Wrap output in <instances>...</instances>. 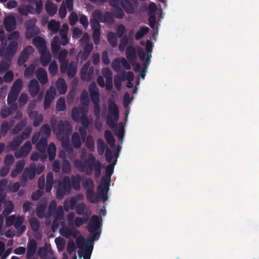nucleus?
Segmentation results:
<instances>
[{
  "mask_svg": "<svg viewBox=\"0 0 259 259\" xmlns=\"http://www.w3.org/2000/svg\"><path fill=\"white\" fill-rule=\"evenodd\" d=\"M101 222L100 218L97 215H93L87 226V229L91 233V236L89 239V242L84 240L83 238L81 239H77L76 243L77 246L82 248L83 251V259H90L91 254L93 249L92 243L98 240L100 236L101 229L100 224Z\"/></svg>",
  "mask_w": 259,
  "mask_h": 259,
  "instance_id": "obj_1",
  "label": "nucleus"
},
{
  "mask_svg": "<svg viewBox=\"0 0 259 259\" xmlns=\"http://www.w3.org/2000/svg\"><path fill=\"white\" fill-rule=\"evenodd\" d=\"M74 166L80 171H85L87 175H92L94 167L95 177L98 178L101 175V163L99 160H96L95 156L92 153L88 155L87 159L84 162L79 159L75 160Z\"/></svg>",
  "mask_w": 259,
  "mask_h": 259,
  "instance_id": "obj_2",
  "label": "nucleus"
},
{
  "mask_svg": "<svg viewBox=\"0 0 259 259\" xmlns=\"http://www.w3.org/2000/svg\"><path fill=\"white\" fill-rule=\"evenodd\" d=\"M6 46V44L4 46V48L0 49V56L5 57L8 61H11L17 50L18 44L16 41H11L5 49Z\"/></svg>",
  "mask_w": 259,
  "mask_h": 259,
  "instance_id": "obj_3",
  "label": "nucleus"
},
{
  "mask_svg": "<svg viewBox=\"0 0 259 259\" xmlns=\"http://www.w3.org/2000/svg\"><path fill=\"white\" fill-rule=\"evenodd\" d=\"M72 131L71 124L68 121H60L57 124L56 136L57 138L69 136Z\"/></svg>",
  "mask_w": 259,
  "mask_h": 259,
  "instance_id": "obj_4",
  "label": "nucleus"
},
{
  "mask_svg": "<svg viewBox=\"0 0 259 259\" xmlns=\"http://www.w3.org/2000/svg\"><path fill=\"white\" fill-rule=\"evenodd\" d=\"M51 130L48 124H45L40 128L38 133L33 134L32 138V143L35 144L39 140L40 137L48 139L51 135Z\"/></svg>",
  "mask_w": 259,
  "mask_h": 259,
  "instance_id": "obj_5",
  "label": "nucleus"
},
{
  "mask_svg": "<svg viewBox=\"0 0 259 259\" xmlns=\"http://www.w3.org/2000/svg\"><path fill=\"white\" fill-rule=\"evenodd\" d=\"M35 175L36 164L34 163H31L29 167H26L24 169L21 177L20 181L22 183L25 184L28 179H33Z\"/></svg>",
  "mask_w": 259,
  "mask_h": 259,
  "instance_id": "obj_6",
  "label": "nucleus"
},
{
  "mask_svg": "<svg viewBox=\"0 0 259 259\" xmlns=\"http://www.w3.org/2000/svg\"><path fill=\"white\" fill-rule=\"evenodd\" d=\"M138 6L137 0H121V6L127 14H134Z\"/></svg>",
  "mask_w": 259,
  "mask_h": 259,
  "instance_id": "obj_7",
  "label": "nucleus"
},
{
  "mask_svg": "<svg viewBox=\"0 0 259 259\" xmlns=\"http://www.w3.org/2000/svg\"><path fill=\"white\" fill-rule=\"evenodd\" d=\"M34 49L31 46L26 47L21 52L18 59V65L22 66L26 62L29 57L30 55L33 53Z\"/></svg>",
  "mask_w": 259,
  "mask_h": 259,
  "instance_id": "obj_8",
  "label": "nucleus"
},
{
  "mask_svg": "<svg viewBox=\"0 0 259 259\" xmlns=\"http://www.w3.org/2000/svg\"><path fill=\"white\" fill-rule=\"evenodd\" d=\"M56 95V89L54 87H51L47 91L44 99V106L45 109L50 107L52 102L55 99Z\"/></svg>",
  "mask_w": 259,
  "mask_h": 259,
  "instance_id": "obj_9",
  "label": "nucleus"
},
{
  "mask_svg": "<svg viewBox=\"0 0 259 259\" xmlns=\"http://www.w3.org/2000/svg\"><path fill=\"white\" fill-rule=\"evenodd\" d=\"M110 181H106L105 184L104 186L99 185L97 188V195L98 198H100L104 202L107 200L108 197L107 196V192L109 189Z\"/></svg>",
  "mask_w": 259,
  "mask_h": 259,
  "instance_id": "obj_10",
  "label": "nucleus"
},
{
  "mask_svg": "<svg viewBox=\"0 0 259 259\" xmlns=\"http://www.w3.org/2000/svg\"><path fill=\"white\" fill-rule=\"evenodd\" d=\"M32 148L31 143L29 141H26L19 151H16L15 156L17 158L25 157L30 152Z\"/></svg>",
  "mask_w": 259,
  "mask_h": 259,
  "instance_id": "obj_11",
  "label": "nucleus"
},
{
  "mask_svg": "<svg viewBox=\"0 0 259 259\" xmlns=\"http://www.w3.org/2000/svg\"><path fill=\"white\" fill-rule=\"evenodd\" d=\"M101 17V12L98 10L94 11L92 13V18L90 20V25L92 28L94 30L96 29H100V17Z\"/></svg>",
  "mask_w": 259,
  "mask_h": 259,
  "instance_id": "obj_12",
  "label": "nucleus"
},
{
  "mask_svg": "<svg viewBox=\"0 0 259 259\" xmlns=\"http://www.w3.org/2000/svg\"><path fill=\"white\" fill-rule=\"evenodd\" d=\"M89 92L92 102L100 101L99 91L95 82H92L89 85Z\"/></svg>",
  "mask_w": 259,
  "mask_h": 259,
  "instance_id": "obj_13",
  "label": "nucleus"
},
{
  "mask_svg": "<svg viewBox=\"0 0 259 259\" xmlns=\"http://www.w3.org/2000/svg\"><path fill=\"white\" fill-rule=\"evenodd\" d=\"M4 25L6 30L8 32L14 30L16 27V22L14 16H7L4 21Z\"/></svg>",
  "mask_w": 259,
  "mask_h": 259,
  "instance_id": "obj_14",
  "label": "nucleus"
},
{
  "mask_svg": "<svg viewBox=\"0 0 259 259\" xmlns=\"http://www.w3.org/2000/svg\"><path fill=\"white\" fill-rule=\"evenodd\" d=\"M32 43L37 49L39 52H44L46 51V42L42 37L39 36L34 37L32 40Z\"/></svg>",
  "mask_w": 259,
  "mask_h": 259,
  "instance_id": "obj_15",
  "label": "nucleus"
},
{
  "mask_svg": "<svg viewBox=\"0 0 259 259\" xmlns=\"http://www.w3.org/2000/svg\"><path fill=\"white\" fill-rule=\"evenodd\" d=\"M106 123L112 130H117L119 114H107Z\"/></svg>",
  "mask_w": 259,
  "mask_h": 259,
  "instance_id": "obj_16",
  "label": "nucleus"
},
{
  "mask_svg": "<svg viewBox=\"0 0 259 259\" xmlns=\"http://www.w3.org/2000/svg\"><path fill=\"white\" fill-rule=\"evenodd\" d=\"M125 54L128 62L132 65H134L137 60L135 48L132 46L127 47L125 51Z\"/></svg>",
  "mask_w": 259,
  "mask_h": 259,
  "instance_id": "obj_17",
  "label": "nucleus"
},
{
  "mask_svg": "<svg viewBox=\"0 0 259 259\" xmlns=\"http://www.w3.org/2000/svg\"><path fill=\"white\" fill-rule=\"evenodd\" d=\"M40 87L38 81L35 79H32L29 84L28 91L32 97H35L38 94Z\"/></svg>",
  "mask_w": 259,
  "mask_h": 259,
  "instance_id": "obj_18",
  "label": "nucleus"
},
{
  "mask_svg": "<svg viewBox=\"0 0 259 259\" xmlns=\"http://www.w3.org/2000/svg\"><path fill=\"white\" fill-rule=\"evenodd\" d=\"M51 51L54 57L56 58L61 47L60 39L59 36H55L51 41Z\"/></svg>",
  "mask_w": 259,
  "mask_h": 259,
  "instance_id": "obj_19",
  "label": "nucleus"
},
{
  "mask_svg": "<svg viewBox=\"0 0 259 259\" xmlns=\"http://www.w3.org/2000/svg\"><path fill=\"white\" fill-rule=\"evenodd\" d=\"M37 247L36 241L32 239L29 242L26 252V258L30 259L35 254Z\"/></svg>",
  "mask_w": 259,
  "mask_h": 259,
  "instance_id": "obj_20",
  "label": "nucleus"
},
{
  "mask_svg": "<svg viewBox=\"0 0 259 259\" xmlns=\"http://www.w3.org/2000/svg\"><path fill=\"white\" fill-rule=\"evenodd\" d=\"M39 33V28L34 25H27L25 37L27 39H30Z\"/></svg>",
  "mask_w": 259,
  "mask_h": 259,
  "instance_id": "obj_21",
  "label": "nucleus"
},
{
  "mask_svg": "<svg viewBox=\"0 0 259 259\" xmlns=\"http://www.w3.org/2000/svg\"><path fill=\"white\" fill-rule=\"evenodd\" d=\"M36 77L42 84H45L48 81L47 71L42 68H38L37 69Z\"/></svg>",
  "mask_w": 259,
  "mask_h": 259,
  "instance_id": "obj_22",
  "label": "nucleus"
},
{
  "mask_svg": "<svg viewBox=\"0 0 259 259\" xmlns=\"http://www.w3.org/2000/svg\"><path fill=\"white\" fill-rule=\"evenodd\" d=\"M25 161L24 160H20L16 164L15 168L11 173L12 178H15L21 174L25 166Z\"/></svg>",
  "mask_w": 259,
  "mask_h": 259,
  "instance_id": "obj_23",
  "label": "nucleus"
},
{
  "mask_svg": "<svg viewBox=\"0 0 259 259\" xmlns=\"http://www.w3.org/2000/svg\"><path fill=\"white\" fill-rule=\"evenodd\" d=\"M57 90L60 95L65 94L67 90V84L65 79L63 78H59L56 81Z\"/></svg>",
  "mask_w": 259,
  "mask_h": 259,
  "instance_id": "obj_24",
  "label": "nucleus"
},
{
  "mask_svg": "<svg viewBox=\"0 0 259 259\" xmlns=\"http://www.w3.org/2000/svg\"><path fill=\"white\" fill-rule=\"evenodd\" d=\"M47 206V202L45 201L40 202L37 204L36 212L38 218L42 219L45 217Z\"/></svg>",
  "mask_w": 259,
  "mask_h": 259,
  "instance_id": "obj_25",
  "label": "nucleus"
},
{
  "mask_svg": "<svg viewBox=\"0 0 259 259\" xmlns=\"http://www.w3.org/2000/svg\"><path fill=\"white\" fill-rule=\"evenodd\" d=\"M71 185L75 190H79L80 189L81 177L79 175L71 176Z\"/></svg>",
  "mask_w": 259,
  "mask_h": 259,
  "instance_id": "obj_26",
  "label": "nucleus"
},
{
  "mask_svg": "<svg viewBox=\"0 0 259 259\" xmlns=\"http://www.w3.org/2000/svg\"><path fill=\"white\" fill-rule=\"evenodd\" d=\"M35 144L36 149L40 153H44L48 145V139L46 138H40L39 141Z\"/></svg>",
  "mask_w": 259,
  "mask_h": 259,
  "instance_id": "obj_27",
  "label": "nucleus"
},
{
  "mask_svg": "<svg viewBox=\"0 0 259 259\" xmlns=\"http://www.w3.org/2000/svg\"><path fill=\"white\" fill-rule=\"evenodd\" d=\"M24 66L26 67L24 72V77L26 78H30L32 77L35 73L36 69L35 65L34 64H31L26 67V65L25 64Z\"/></svg>",
  "mask_w": 259,
  "mask_h": 259,
  "instance_id": "obj_28",
  "label": "nucleus"
},
{
  "mask_svg": "<svg viewBox=\"0 0 259 259\" xmlns=\"http://www.w3.org/2000/svg\"><path fill=\"white\" fill-rule=\"evenodd\" d=\"M45 9L47 13L50 16H53L56 13L57 8L51 1H48L45 5Z\"/></svg>",
  "mask_w": 259,
  "mask_h": 259,
  "instance_id": "obj_29",
  "label": "nucleus"
},
{
  "mask_svg": "<svg viewBox=\"0 0 259 259\" xmlns=\"http://www.w3.org/2000/svg\"><path fill=\"white\" fill-rule=\"evenodd\" d=\"M41 54L40 61L42 65L44 67L48 66L51 61V55L50 52H39Z\"/></svg>",
  "mask_w": 259,
  "mask_h": 259,
  "instance_id": "obj_30",
  "label": "nucleus"
},
{
  "mask_svg": "<svg viewBox=\"0 0 259 259\" xmlns=\"http://www.w3.org/2000/svg\"><path fill=\"white\" fill-rule=\"evenodd\" d=\"M37 253L41 259H48V254L50 253L52 255L53 252L51 248L40 247L39 248Z\"/></svg>",
  "mask_w": 259,
  "mask_h": 259,
  "instance_id": "obj_31",
  "label": "nucleus"
},
{
  "mask_svg": "<svg viewBox=\"0 0 259 259\" xmlns=\"http://www.w3.org/2000/svg\"><path fill=\"white\" fill-rule=\"evenodd\" d=\"M23 140L19 137L16 136L13 141L8 145L12 151H16L22 143Z\"/></svg>",
  "mask_w": 259,
  "mask_h": 259,
  "instance_id": "obj_32",
  "label": "nucleus"
},
{
  "mask_svg": "<svg viewBox=\"0 0 259 259\" xmlns=\"http://www.w3.org/2000/svg\"><path fill=\"white\" fill-rule=\"evenodd\" d=\"M114 21L113 14H111L109 11L105 12L104 14L101 13V17H100L101 22L113 23Z\"/></svg>",
  "mask_w": 259,
  "mask_h": 259,
  "instance_id": "obj_33",
  "label": "nucleus"
},
{
  "mask_svg": "<svg viewBox=\"0 0 259 259\" xmlns=\"http://www.w3.org/2000/svg\"><path fill=\"white\" fill-rule=\"evenodd\" d=\"M77 72V65L74 62H71L68 67L67 75L69 78H72Z\"/></svg>",
  "mask_w": 259,
  "mask_h": 259,
  "instance_id": "obj_34",
  "label": "nucleus"
},
{
  "mask_svg": "<svg viewBox=\"0 0 259 259\" xmlns=\"http://www.w3.org/2000/svg\"><path fill=\"white\" fill-rule=\"evenodd\" d=\"M72 143L73 146L76 149H79L81 145L80 136L77 132H74L72 136Z\"/></svg>",
  "mask_w": 259,
  "mask_h": 259,
  "instance_id": "obj_35",
  "label": "nucleus"
},
{
  "mask_svg": "<svg viewBox=\"0 0 259 259\" xmlns=\"http://www.w3.org/2000/svg\"><path fill=\"white\" fill-rule=\"evenodd\" d=\"M23 84V81L21 79H17L13 83L11 91L17 94L20 92Z\"/></svg>",
  "mask_w": 259,
  "mask_h": 259,
  "instance_id": "obj_36",
  "label": "nucleus"
},
{
  "mask_svg": "<svg viewBox=\"0 0 259 259\" xmlns=\"http://www.w3.org/2000/svg\"><path fill=\"white\" fill-rule=\"evenodd\" d=\"M48 157L50 161H53L56 156V147L54 143H51L48 147Z\"/></svg>",
  "mask_w": 259,
  "mask_h": 259,
  "instance_id": "obj_37",
  "label": "nucleus"
},
{
  "mask_svg": "<svg viewBox=\"0 0 259 259\" xmlns=\"http://www.w3.org/2000/svg\"><path fill=\"white\" fill-rule=\"evenodd\" d=\"M111 12L113 16L117 19H121L124 16V13L120 6L111 8Z\"/></svg>",
  "mask_w": 259,
  "mask_h": 259,
  "instance_id": "obj_38",
  "label": "nucleus"
},
{
  "mask_svg": "<svg viewBox=\"0 0 259 259\" xmlns=\"http://www.w3.org/2000/svg\"><path fill=\"white\" fill-rule=\"evenodd\" d=\"M86 197L91 203H95L98 202V198L94 193V190H87Z\"/></svg>",
  "mask_w": 259,
  "mask_h": 259,
  "instance_id": "obj_39",
  "label": "nucleus"
},
{
  "mask_svg": "<svg viewBox=\"0 0 259 259\" xmlns=\"http://www.w3.org/2000/svg\"><path fill=\"white\" fill-rule=\"evenodd\" d=\"M104 136L108 144L111 147H113L115 145V140L111 132L109 130H106L104 133Z\"/></svg>",
  "mask_w": 259,
  "mask_h": 259,
  "instance_id": "obj_40",
  "label": "nucleus"
},
{
  "mask_svg": "<svg viewBox=\"0 0 259 259\" xmlns=\"http://www.w3.org/2000/svg\"><path fill=\"white\" fill-rule=\"evenodd\" d=\"M108 42L112 47L114 48L117 44V38L115 33L112 31H110L107 35Z\"/></svg>",
  "mask_w": 259,
  "mask_h": 259,
  "instance_id": "obj_41",
  "label": "nucleus"
},
{
  "mask_svg": "<svg viewBox=\"0 0 259 259\" xmlns=\"http://www.w3.org/2000/svg\"><path fill=\"white\" fill-rule=\"evenodd\" d=\"M67 193H69L71 190V180L69 176H65L63 179L62 185L61 186Z\"/></svg>",
  "mask_w": 259,
  "mask_h": 259,
  "instance_id": "obj_42",
  "label": "nucleus"
},
{
  "mask_svg": "<svg viewBox=\"0 0 259 259\" xmlns=\"http://www.w3.org/2000/svg\"><path fill=\"white\" fill-rule=\"evenodd\" d=\"M69 136L64 137L63 138H58V140L61 141L62 146L63 148L69 152H72L73 151V148L69 145Z\"/></svg>",
  "mask_w": 259,
  "mask_h": 259,
  "instance_id": "obj_43",
  "label": "nucleus"
},
{
  "mask_svg": "<svg viewBox=\"0 0 259 259\" xmlns=\"http://www.w3.org/2000/svg\"><path fill=\"white\" fill-rule=\"evenodd\" d=\"M114 134L117 136L119 139L121 140L123 138L124 134V126L122 122H119L117 125V130L113 131Z\"/></svg>",
  "mask_w": 259,
  "mask_h": 259,
  "instance_id": "obj_44",
  "label": "nucleus"
},
{
  "mask_svg": "<svg viewBox=\"0 0 259 259\" xmlns=\"http://www.w3.org/2000/svg\"><path fill=\"white\" fill-rule=\"evenodd\" d=\"M66 27L67 29H68V26L66 24H64L63 25V27ZM67 30H61L60 32V35L61 37V42L60 41L61 44L63 46H65L68 42V38L67 36Z\"/></svg>",
  "mask_w": 259,
  "mask_h": 259,
  "instance_id": "obj_45",
  "label": "nucleus"
},
{
  "mask_svg": "<svg viewBox=\"0 0 259 259\" xmlns=\"http://www.w3.org/2000/svg\"><path fill=\"white\" fill-rule=\"evenodd\" d=\"M149 29L146 26L141 27L140 29L135 34V39L139 40L144 37V36L148 32Z\"/></svg>",
  "mask_w": 259,
  "mask_h": 259,
  "instance_id": "obj_46",
  "label": "nucleus"
},
{
  "mask_svg": "<svg viewBox=\"0 0 259 259\" xmlns=\"http://www.w3.org/2000/svg\"><path fill=\"white\" fill-rule=\"evenodd\" d=\"M60 23L55 20H52L48 25V29L52 32H56L60 28Z\"/></svg>",
  "mask_w": 259,
  "mask_h": 259,
  "instance_id": "obj_47",
  "label": "nucleus"
},
{
  "mask_svg": "<svg viewBox=\"0 0 259 259\" xmlns=\"http://www.w3.org/2000/svg\"><path fill=\"white\" fill-rule=\"evenodd\" d=\"M116 160L111 164H110L107 166L105 169V175L107 178V180L106 181H109L110 178L113 172L114 171V165L116 164Z\"/></svg>",
  "mask_w": 259,
  "mask_h": 259,
  "instance_id": "obj_48",
  "label": "nucleus"
},
{
  "mask_svg": "<svg viewBox=\"0 0 259 259\" xmlns=\"http://www.w3.org/2000/svg\"><path fill=\"white\" fill-rule=\"evenodd\" d=\"M29 223L31 227V229L34 231H37L40 227V222L39 221L35 218H31L29 219Z\"/></svg>",
  "mask_w": 259,
  "mask_h": 259,
  "instance_id": "obj_49",
  "label": "nucleus"
},
{
  "mask_svg": "<svg viewBox=\"0 0 259 259\" xmlns=\"http://www.w3.org/2000/svg\"><path fill=\"white\" fill-rule=\"evenodd\" d=\"M56 108L58 111H63L65 110L66 107L65 100L64 97H60L58 99L56 103Z\"/></svg>",
  "mask_w": 259,
  "mask_h": 259,
  "instance_id": "obj_50",
  "label": "nucleus"
},
{
  "mask_svg": "<svg viewBox=\"0 0 259 259\" xmlns=\"http://www.w3.org/2000/svg\"><path fill=\"white\" fill-rule=\"evenodd\" d=\"M82 187L87 190H94V184L91 178H87L82 184Z\"/></svg>",
  "mask_w": 259,
  "mask_h": 259,
  "instance_id": "obj_51",
  "label": "nucleus"
},
{
  "mask_svg": "<svg viewBox=\"0 0 259 259\" xmlns=\"http://www.w3.org/2000/svg\"><path fill=\"white\" fill-rule=\"evenodd\" d=\"M71 170V164L69 161L64 159L62 162V171L64 174H69Z\"/></svg>",
  "mask_w": 259,
  "mask_h": 259,
  "instance_id": "obj_52",
  "label": "nucleus"
},
{
  "mask_svg": "<svg viewBox=\"0 0 259 259\" xmlns=\"http://www.w3.org/2000/svg\"><path fill=\"white\" fill-rule=\"evenodd\" d=\"M108 113H119L118 106L112 100L109 101Z\"/></svg>",
  "mask_w": 259,
  "mask_h": 259,
  "instance_id": "obj_53",
  "label": "nucleus"
},
{
  "mask_svg": "<svg viewBox=\"0 0 259 259\" xmlns=\"http://www.w3.org/2000/svg\"><path fill=\"white\" fill-rule=\"evenodd\" d=\"M68 55V51L66 49H63L58 53V59L60 63H63L68 60H66V58Z\"/></svg>",
  "mask_w": 259,
  "mask_h": 259,
  "instance_id": "obj_54",
  "label": "nucleus"
},
{
  "mask_svg": "<svg viewBox=\"0 0 259 259\" xmlns=\"http://www.w3.org/2000/svg\"><path fill=\"white\" fill-rule=\"evenodd\" d=\"M58 68L56 61L53 60L49 67V71L52 76H55L58 72Z\"/></svg>",
  "mask_w": 259,
  "mask_h": 259,
  "instance_id": "obj_55",
  "label": "nucleus"
},
{
  "mask_svg": "<svg viewBox=\"0 0 259 259\" xmlns=\"http://www.w3.org/2000/svg\"><path fill=\"white\" fill-rule=\"evenodd\" d=\"M105 147H107V146L105 145L103 140L101 139H98L97 141V151L100 155L103 154Z\"/></svg>",
  "mask_w": 259,
  "mask_h": 259,
  "instance_id": "obj_56",
  "label": "nucleus"
},
{
  "mask_svg": "<svg viewBox=\"0 0 259 259\" xmlns=\"http://www.w3.org/2000/svg\"><path fill=\"white\" fill-rule=\"evenodd\" d=\"M14 209V204L12 201H8L5 203V209L3 213L5 215H8L11 213Z\"/></svg>",
  "mask_w": 259,
  "mask_h": 259,
  "instance_id": "obj_57",
  "label": "nucleus"
},
{
  "mask_svg": "<svg viewBox=\"0 0 259 259\" xmlns=\"http://www.w3.org/2000/svg\"><path fill=\"white\" fill-rule=\"evenodd\" d=\"M111 66L115 72H118L121 69V61L118 58H115L112 61Z\"/></svg>",
  "mask_w": 259,
  "mask_h": 259,
  "instance_id": "obj_58",
  "label": "nucleus"
},
{
  "mask_svg": "<svg viewBox=\"0 0 259 259\" xmlns=\"http://www.w3.org/2000/svg\"><path fill=\"white\" fill-rule=\"evenodd\" d=\"M32 128L31 127H27L21 133V134L18 136L23 141L24 140L28 139L31 133Z\"/></svg>",
  "mask_w": 259,
  "mask_h": 259,
  "instance_id": "obj_59",
  "label": "nucleus"
},
{
  "mask_svg": "<svg viewBox=\"0 0 259 259\" xmlns=\"http://www.w3.org/2000/svg\"><path fill=\"white\" fill-rule=\"evenodd\" d=\"M26 125V121L21 120L19 121L15 126L13 130L14 134H17L19 133Z\"/></svg>",
  "mask_w": 259,
  "mask_h": 259,
  "instance_id": "obj_60",
  "label": "nucleus"
},
{
  "mask_svg": "<svg viewBox=\"0 0 259 259\" xmlns=\"http://www.w3.org/2000/svg\"><path fill=\"white\" fill-rule=\"evenodd\" d=\"M57 207V205L56 201L55 200L51 201L49 205L48 215L46 216V218H48L51 216L56 210Z\"/></svg>",
  "mask_w": 259,
  "mask_h": 259,
  "instance_id": "obj_61",
  "label": "nucleus"
},
{
  "mask_svg": "<svg viewBox=\"0 0 259 259\" xmlns=\"http://www.w3.org/2000/svg\"><path fill=\"white\" fill-rule=\"evenodd\" d=\"M128 42V37L127 35H124L121 37V39H120V43L119 45V50L120 51H123L125 47L127 45Z\"/></svg>",
  "mask_w": 259,
  "mask_h": 259,
  "instance_id": "obj_62",
  "label": "nucleus"
},
{
  "mask_svg": "<svg viewBox=\"0 0 259 259\" xmlns=\"http://www.w3.org/2000/svg\"><path fill=\"white\" fill-rule=\"evenodd\" d=\"M18 94L14 93L13 92L10 91L7 98L8 104L15 103L18 98Z\"/></svg>",
  "mask_w": 259,
  "mask_h": 259,
  "instance_id": "obj_63",
  "label": "nucleus"
},
{
  "mask_svg": "<svg viewBox=\"0 0 259 259\" xmlns=\"http://www.w3.org/2000/svg\"><path fill=\"white\" fill-rule=\"evenodd\" d=\"M28 97L27 94L25 93H22L18 100V104L20 107H23L27 102Z\"/></svg>",
  "mask_w": 259,
  "mask_h": 259,
  "instance_id": "obj_64",
  "label": "nucleus"
}]
</instances>
